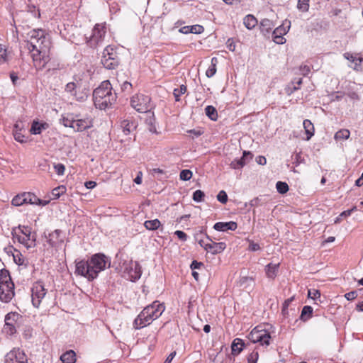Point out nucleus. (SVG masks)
I'll return each instance as SVG.
<instances>
[{
    "label": "nucleus",
    "instance_id": "obj_60",
    "mask_svg": "<svg viewBox=\"0 0 363 363\" xmlns=\"http://www.w3.org/2000/svg\"><path fill=\"white\" fill-rule=\"evenodd\" d=\"M131 87L132 84L127 81L124 82L121 85V89L123 91H130L131 89Z\"/></svg>",
    "mask_w": 363,
    "mask_h": 363
},
{
    "label": "nucleus",
    "instance_id": "obj_34",
    "mask_svg": "<svg viewBox=\"0 0 363 363\" xmlns=\"http://www.w3.org/2000/svg\"><path fill=\"white\" fill-rule=\"evenodd\" d=\"M312 313H313V308L310 306H305L302 308V311H301L300 318L303 321H306L311 317Z\"/></svg>",
    "mask_w": 363,
    "mask_h": 363
},
{
    "label": "nucleus",
    "instance_id": "obj_53",
    "mask_svg": "<svg viewBox=\"0 0 363 363\" xmlns=\"http://www.w3.org/2000/svg\"><path fill=\"white\" fill-rule=\"evenodd\" d=\"M216 73V67H213V66L211 65L206 70V75L207 77L211 78L213 76H214Z\"/></svg>",
    "mask_w": 363,
    "mask_h": 363
},
{
    "label": "nucleus",
    "instance_id": "obj_49",
    "mask_svg": "<svg viewBox=\"0 0 363 363\" xmlns=\"http://www.w3.org/2000/svg\"><path fill=\"white\" fill-rule=\"evenodd\" d=\"M7 60L6 50L0 45V64L4 63Z\"/></svg>",
    "mask_w": 363,
    "mask_h": 363
},
{
    "label": "nucleus",
    "instance_id": "obj_5",
    "mask_svg": "<svg viewBox=\"0 0 363 363\" xmlns=\"http://www.w3.org/2000/svg\"><path fill=\"white\" fill-rule=\"evenodd\" d=\"M14 284L9 272L6 269L0 271V300L9 303L14 296Z\"/></svg>",
    "mask_w": 363,
    "mask_h": 363
},
{
    "label": "nucleus",
    "instance_id": "obj_7",
    "mask_svg": "<svg viewBox=\"0 0 363 363\" xmlns=\"http://www.w3.org/2000/svg\"><path fill=\"white\" fill-rule=\"evenodd\" d=\"M22 319V315L16 312H10L7 313L4 318V332L9 335L15 334L17 328H19L21 324Z\"/></svg>",
    "mask_w": 363,
    "mask_h": 363
},
{
    "label": "nucleus",
    "instance_id": "obj_30",
    "mask_svg": "<svg viewBox=\"0 0 363 363\" xmlns=\"http://www.w3.org/2000/svg\"><path fill=\"white\" fill-rule=\"evenodd\" d=\"M121 127L124 134L128 135L135 128V125L133 121L125 119L121 121Z\"/></svg>",
    "mask_w": 363,
    "mask_h": 363
},
{
    "label": "nucleus",
    "instance_id": "obj_3",
    "mask_svg": "<svg viewBox=\"0 0 363 363\" xmlns=\"http://www.w3.org/2000/svg\"><path fill=\"white\" fill-rule=\"evenodd\" d=\"M93 100L96 108L105 110L116 101V94L112 92V86L108 81H104L93 92Z\"/></svg>",
    "mask_w": 363,
    "mask_h": 363
},
{
    "label": "nucleus",
    "instance_id": "obj_31",
    "mask_svg": "<svg viewBox=\"0 0 363 363\" xmlns=\"http://www.w3.org/2000/svg\"><path fill=\"white\" fill-rule=\"evenodd\" d=\"M257 23V18L251 14L247 15L243 19V24L248 30L254 28Z\"/></svg>",
    "mask_w": 363,
    "mask_h": 363
},
{
    "label": "nucleus",
    "instance_id": "obj_43",
    "mask_svg": "<svg viewBox=\"0 0 363 363\" xmlns=\"http://www.w3.org/2000/svg\"><path fill=\"white\" fill-rule=\"evenodd\" d=\"M205 194L201 190H196L193 194V200L196 202H201L203 200Z\"/></svg>",
    "mask_w": 363,
    "mask_h": 363
},
{
    "label": "nucleus",
    "instance_id": "obj_23",
    "mask_svg": "<svg viewBox=\"0 0 363 363\" xmlns=\"http://www.w3.org/2000/svg\"><path fill=\"white\" fill-rule=\"evenodd\" d=\"M274 26V24L273 21L268 18L262 19L259 25L260 30L264 36H267L271 33Z\"/></svg>",
    "mask_w": 363,
    "mask_h": 363
},
{
    "label": "nucleus",
    "instance_id": "obj_52",
    "mask_svg": "<svg viewBox=\"0 0 363 363\" xmlns=\"http://www.w3.org/2000/svg\"><path fill=\"white\" fill-rule=\"evenodd\" d=\"M273 41L277 44H284L286 42V40L281 35H273Z\"/></svg>",
    "mask_w": 363,
    "mask_h": 363
},
{
    "label": "nucleus",
    "instance_id": "obj_12",
    "mask_svg": "<svg viewBox=\"0 0 363 363\" xmlns=\"http://www.w3.org/2000/svg\"><path fill=\"white\" fill-rule=\"evenodd\" d=\"M46 294V290L40 282H36L31 289L32 303L34 307L39 308L42 300Z\"/></svg>",
    "mask_w": 363,
    "mask_h": 363
},
{
    "label": "nucleus",
    "instance_id": "obj_59",
    "mask_svg": "<svg viewBox=\"0 0 363 363\" xmlns=\"http://www.w3.org/2000/svg\"><path fill=\"white\" fill-rule=\"evenodd\" d=\"M202 262H197L196 260H194L191 264V269L192 271L199 269L201 266H203Z\"/></svg>",
    "mask_w": 363,
    "mask_h": 363
},
{
    "label": "nucleus",
    "instance_id": "obj_27",
    "mask_svg": "<svg viewBox=\"0 0 363 363\" xmlns=\"http://www.w3.org/2000/svg\"><path fill=\"white\" fill-rule=\"evenodd\" d=\"M48 124L46 123H40L38 121H33L30 128V133L34 135L40 134L43 130L48 128Z\"/></svg>",
    "mask_w": 363,
    "mask_h": 363
},
{
    "label": "nucleus",
    "instance_id": "obj_25",
    "mask_svg": "<svg viewBox=\"0 0 363 363\" xmlns=\"http://www.w3.org/2000/svg\"><path fill=\"white\" fill-rule=\"evenodd\" d=\"M291 22L289 21L286 20L282 25L276 28L272 32L273 35H281L284 36L287 33L290 28Z\"/></svg>",
    "mask_w": 363,
    "mask_h": 363
},
{
    "label": "nucleus",
    "instance_id": "obj_35",
    "mask_svg": "<svg viewBox=\"0 0 363 363\" xmlns=\"http://www.w3.org/2000/svg\"><path fill=\"white\" fill-rule=\"evenodd\" d=\"M206 116L212 121H216L218 118V113L216 109L212 106H207L205 108Z\"/></svg>",
    "mask_w": 363,
    "mask_h": 363
},
{
    "label": "nucleus",
    "instance_id": "obj_62",
    "mask_svg": "<svg viewBox=\"0 0 363 363\" xmlns=\"http://www.w3.org/2000/svg\"><path fill=\"white\" fill-rule=\"evenodd\" d=\"M300 87L298 86H294L293 87H291V86H289L286 89V92L288 95H291V94H293L295 91H297L298 89H299Z\"/></svg>",
    "mask_w": 363,
    "mask_h": 363
},
{
    "label": "nucleus",
    "instance_id": "obj_48",
    "mask_svg": "<svg viewBox=\"0 0 363 363\" xmlns=\"http://www.w3.org/2000/svg\"><path fill=\"white\" fill-rule=\"evenodd\" d=\"M217 199L222 203H225L228 201V196L225 191L221 190L217 195Z\"/></svg>",
    "mask_w": 363,
    "mask_h": 363
},
{
    "label": "nucleus",
    "instance_id": "obj_19",
    "mask_svg": "<svg viewBox=\"0 0 363 363\" xmlns=\"http://www.w3.org/2000/svg\"><path fill=\"white\" fill-rule=\"evenodd\" d=\"M147 314V313H145V314L142 316V311L140 313L133 322L135 329H140L150 324L153 320L150 316L146 315Z\"/></svg>",
    "mask_w": 363,
    "mask_h": 363
},
{
    "label": "nucleus",
    "instance_id": "obj_4",
    "mask_svg": "<svg viewBox=\"0 0 363 363\" xmlns=\"http://www.w3.org/2000/svg\"><path fill=\"white\" fill-rule=\"evenodd\" d=\"M11 234L13 239L23 244L27 249L33 248L36 245V234L32 233L28 226H21L12 230Z\"/></svg>",
    "mask_w": 363,
    "mask_h": 363
},
{
    "label": "nucleus",
    "instance_id": "obj_2",
    "mask_svg": "<svg viewBox=\"0 0 363 363\" xmlns=\"http://www.w3.org/2000/svg\"><path fill=\"white\" fill-rule=\"evenodd\" d=\"M110 265V259L104 254L98 253L92 255L86 261L80 260L77 262L75 274L92 281L97 277L99 272L109 267Z\"/></svg>",
    "mask_w": 363,
    "mask_h": 363
},
{
    "label": "nucleus",
    "instance_id": "obj_32",
    "mask_svg": "<svg viewBox=\"0 0 363 363\" xmlns=\"http://www.w3.org/2000/svg\"><path fill=\"white\" fill-rule=\"evenodd\" d=\"M244 342L240 338L235 339L231 345L232 353L233 354H238L242 350Z\"/></svg>",
    "mask_w": 363,
    "mask_h": 363
},
{
    "label": "nucleus",
    "instance_id": "obj_51",
    "mask_svg": "<svg viewBox=\"0 0 363 363\" xmlns=\"http://www.w3.org/2000/svg\"><path fill=\"white\" fill-rule=\"evenodd\" d=\"M13 136H14L15 140L21 143H23L26 142V140L25 139V136L19 131L16 130V132H14Z\"/></svg>",
    "mask_w": 363,
    "mask_h": 363
},
{
    "label": "nucleus",
    "instance_id": "obj_38",
    "mask_svg": "<svg viewBox=\"0 0 363 363\" xmlns=\"http://www.w3.org/2000/svg\"><path fill=\"white\" fill-rule=\"evenodd\" d=\"M276 188L279 193L285 194L289 191V186L286 182H277L276 184Z\"/></svg>",
    "mask_w": 363,
    "mask_h": 363
},
{
    "label": "nucleus",
    "instance_id": "obj_11",
    "mask_svg": "<svg viewBox=\"0 0 363 363\" xmlns=\"http://www.w3.org/2000/svg\"><path fill=\"white\" fill-rule=\"evenodd\" d=\"M106 27L104 24H96L92 30V34L87 41L89 45L96 48L101 45L106 35Z\"/></svg>",
    "mask_w": 363,
    "mask_h": 363
},
{
    "label": "nucleus",
    "instance_id": "obj_56",
    "mask_svg": "<svg viewBox=\"0 0 363 363\" xmlns=\"http://www.w3.org/2000/svg\"><path fill=\"white\" fill-rule=\"evenodd\" d=\"M174 234L182 241H186L187 240V235L182 230H176Z\"/></svg>",
    "mask_w": 363,
    "mask_h": 363
},
{
    "label": "nucleus",
    "instance_id": "obj_16",
    "mask_svg": "<svg viewBox=\"0 0 363 363\" xmlns=\"http://www.w3.org/2000/svg\"><path fill=\"white\" fill-rule=\"evenodd\" d=\"M206 239L208 240V245H206V250L208 252H211L213 255H216L222 252L226 247V245L223 242H216L206 234Z\"/></svg>",
    "mask_w": 363,
    "mask_h": 363
},
{
    "label": "nucleus",
    "instance_id": "obj_61",
    "mask_svg": "<svg viewBox=\"0 0 363 363\" xmlns=\"http://www.w3.org/2000/svg\"><path fill=\"white\" fill-rule=\"evenodd\" d=\"M300 70L303 75H306L310 72L311 69L308 65H302L300 67Z\"/></svg>",
    "mask_w": 363,
    "mask_h": 363
},
{
    "label": "nucleus",
    "instance_id": "obj_18",
    "mask_svg": "<svg viewBox=\"0 0 363 363\" xmlns=\"http://www.w3.org/2000/svg\"><path fill=\"white\" fill-rule=\"evenodd\" d=\"M125 270L132 281L139 279L141 277V267L138 262L130 263L129 267H127Z\"/></svg>",
    "mask_w": 363,
    "mask_h": 363
},
{
    "label": "nucleus",
    "instance_id": "obj_26",
    "mask_svg": "<svg viewBox=\"0 0 363 363\" xmlns=\"http://www.w3.org/2000/svg\"><path fill=\"white\" fill-rule=\"evenodd\" d=\"M279 264L269 263L266 266V274L270 279H274L277 274Z\"/></svg>",
    "mask_w": 363,
    "mask_h": 363
},
{
    "label": "nucleus",
    "instance_id": "obj_54",
    "mask_svg": "<svg viewBox=\"0 0 363 363\" xmlns=\"http://www.w3.org/2000/svg\"><path fill=\"white\" fill-rule=\"evenodd\" d=\"M226 46L229 50L234 52L235 50V43L233 38H229L226 42Z\"/></svg>",
    "mask_w": 363,
    "mask_h": 363
},
{
    "label": "nucleus",
    "instance_id": "obj_10",
    "mask_svg": "<svg viewBox=\"0 0 363 363\" xmlns=\"http://www.w3.org/2000/svg\"><path fill=\"white\" fill-rule=\"evenodd\" d=\"M248 338L253 343L259 342L261 345L268 346L271 335L268 331L257 326L250 333Z\"/></svg>",
    "mask_w": 363,
    "mask_h": 363
},
{
    "label": "nucleus",
    "instance_id": "obj_8",
    "mask_svg": "<svg viewBox=\"0 0 363 363\" xmlns=\"http://www.w3.org/2000/svg\"><path fill=\"white\" fill-rule=\"evenodd\" d=\"M101 63L108 69L116 68L119 64V59L116 50L113 46L108 45L103 52Z\"/></svg>",
    "mask_w": 363,
    "mask_h": 363
},
{
    "label": "nucleus",
    "instance_id": "obj_55",
    "mask_svg": "<svg viewBox=\"0 0 363 363\" xmlns=\"http://www.w3.org/2000/svg\"><path fill=\"white\" fill-rule=\"evenodd\" d=\"M357 296V292L356 291H352L345 294V297L348 301H352Z\"/></svg>",
    "mask_w": 363,
    "mask_h": 363
},
{
    "label": "nucleus",
    "instance_id": "obj_13",
    "mask_svg": "<svg viewBox=\"0 0 363 363\" xmlns=\"http://www.w3.org/2000/svg\"><path fill=\"white\" fill-rule=\"evenodd\" d=\"M37 201H39V198H38L34 194L30 192H23L15 196L12 199L11 203L15 206H21L23 204H32V203H36Z\"/></svg>",
    "mask_w": 363,
    "mask_h": 363
},
{
    "label": "nucleus",
    "instance_id": "obj_9",
    "mask_svg": "<svg viewBox=\"0 0 363 363\" xmlns=\"http://www.w3.org/2000/svg\"><path fill=\"white\" fill-rule=\"evenodd\" d=\"M151 99L142 94L134 95L130 100L131 106L138 112L147 113L152 108Z\"/></svg>",
    "mask_w": 363,
    "mask_h": 363
},
{
    "label": "nucleus",
    "instance_id": "obj_14",
    "mask_svg": "<svg viewBox=\"0 0 363 363\" xmlns=\"http://www.w3.org/2000/svg\"><path fill=\"white\" fill-rule=\"evenodd\" d=\"M4 363H28V358L23 350L13 349L6 354Z\"/></svg>",
    "mask_w": 363,
    "mask_h": 363
},
{
    "label": "nucleus",
    "instance_id": "obj_37",
    "mask_svg": "<svg viewBox=\"0 0 363 363\" xmlns=\"http://www.w3.org/2000/svg\"><path fill=\"white\" fill-rule=\"evenodd\" d=\"M186 90V86L184 84L181 85L179 88L174 89L173 94L174 96L175 100L177 101H179L181 95L185 94Z\"/></svg>",
    "mask_w": 363,
    "mask_h": 363
},
{
    "label": "nucleus",
    "instance_id": "obj_58",
    "mask_svg": "<svg viewBox=\"0 0 363 363\" xmlns=\"http://www.w3.org/2000/svg\"><path fill=\"white\" fill-rule=\"evenodd\" d=\"M308 296L313 299H315L320 296V293L318 290H313L312 292L311 290L308 291Z\"/></svg>",
    "mask_w": 363,
    "mask_h": 363
},
{
    "label": "nucleus",
    "instance_id": "obj_44",
    "mask_svg": "<svg viewBox=\"0 0 363 363\" xmlns=\"http://www.w3.org/2000/svg\"><path fill=\"white\" fill-rule=\"evenodd\" d=\"M74 119L69 116H63L62 118V123L65 127H69L73 128Z\"/></svg>",
    "mask_w": 363,
    "mask_h": 363
},
{
    "label": "nucleus",
    "instance_id": "obj_6",
    "mask_svg": "<svg viewBox=\"0 0 363 363\" xmlns=\"http://www.w3.org/2000/svg\"><path fill=\"white\" fill-rule=\"evenodd\" d=\"M72 82L76 85L78 93L74 94V98L79 101H85L89 95L90 89L86 75L78 74L73 77Z\"/></svg>",
    "mask_w": 363,
    "mask_h": 363
},
{
    "label": "nucleus",
    "instance_id": "obj_42",
    "mask_svg": "<svg viewBox=\"0 0 363 363\" xmlns=\"http://www.w3.org/2000/svg\"><path fill=\"white\" fill-rule=\"evenodd\" d=\"M192 177V172L189 169H183L179 174V177L181 180L188 181Z\"/></svg>",
    "mask_w": 363,
    "mask_h": 363
},
{
    "label": "nucleus",
    "instance_id": "obj_1",
    "mask_svg": "<svg viewBox=\"0 0 363 363\" xmlns=\"http://www.w3.org/2000/svg\"><path fill=\"white\" fill-rule=\"evenodd\" d=\"M26 48L32 52L34 66L43 68L49 62L50 41L42 29L32 30L27 34Z\"/></svg>",
    "mask_w": 363,
    "mask_h": 363
},
{
    "label": "nucleus",
    "instance_id": "obj_45",
    "mask_svg": "<svg viewBox=\"0 0 363 363\" xmlns=\"http://www.w3.org/2000/svg\"><path fill=\"white\" fill-rule=\"evenodd\" d=\"M309 0H298V9L302 11H307L309 8Z\"/></svg>",
    "mask_w": 363,
    "mask_h": 363
},
{
    "label": "nucleus",
    "instance_id": "obj_36",
    "mask_svg": "<svg viewBox=\"0 0 363 363\" xmlns=\"http://www.w3.org/2000/svg\"><path fill=\"white\" fill-rule=\"evenodd\" d=\"M350 133L347 129H341L338 130L334 136L336 140H347L350 138Z\"/></svg>",
    "mask_w": 363,
    "mask_h": 363
},
{
    "label": "nucleus",
    "instance_id": "obj_17",
    "mask_svg": "<svg viewBox=\"0 0 363 363\" xmlns=\"http://www.w3.org/2000/svg\"><path fill=\"white\" fill-rule=\"evenodd\" d=\"M62 232L60 230H55L47 237V242L51 247H58L63 242Z\"/></svg>",
    "mask_w": 363,
    "mask_h": 363
},
{
    "label": "nucleus",
    "instance_id": "obj_41",
    "mask_svg": "<svg viewBox=\"0 0 363 363\" xmlns=\"http://www.w3.org/2000/svg\"><path fill=\"white\" fill-rule=\"evenodd\" d=\"M65 191V187L64 186H60L52 189V199H58L60 195H62Z\"/></svg>",
    "mask_w": 363,
    "mask_h": 363
},
{
    "label": "nucleus",
    "instance_id": "obj_33",
    "mask_svg": "<svg viewBox=\"0 0 363 363\" xmlns=\"http://www.w3.org/2000/svg\"><path fill=\"white\" fill-rule=\"evenodd\" d=\"M161 223L158 219H154L150 220H146L144 223V226L147 230H155L160 228Z\"/></svg>",
    "mask_w": 363,
    "mask_h": 363
},
{
    "label": "nucleus",
    "instance_id": "obj_22",
    "mask_svg": "<svg viewBox=\"0 0 363 363\" xmlns=\"http://www.w3.org/2000/svg\"><path fill=\"white\" fill-rule=\"evenodd\" d=\"M238 228L237 223L234 221L230 222H218L214 224L213 228L218 231H227L228 230H235Z\"/></svg>",
    "mask_w": 363,
    "mask_h": 363
},
{
    "label": "nucleus",
    "instance_id": "obj_20",
    "mask_svg": "<svg viewBox=\"0 0 363 363\" xmlns=\"http://www.w3.org/2000/svg\"><path fill=\"white\" fill-rule=\"evenodd\" d=\"M92 126L91 120L89 118L74 119L73 129L75 131H84Z\"/></svg>",
    "mask_w": 363,
    "mask_h": 363
},
{
    "label": "nucleus",
    "instance_id": "obj_50",
    "mask_svg": "<svg viewBox=\"0 0 363 363\" xmlns=\"http://www.w3.org/2000/svg\"><path fill=\"white\" fill-rule=\"evenodd\" d=\"M54 169L58 175H63L65 171V165L61 163L55 164Z\"/></svg>",
    "mask_w": 363,
    "mask_h": 363
},
{
    "label": "nucleus",
    "instance_id": "obj_21",
    "mask_svg": "<svg viewBox=\"0 0 363 363\" xmlns=\"http://www.w3.org/2000/svg\"><path fill=\"white\" fill-rule=\"evenodd\" d=\"M248 157L250 159H252V153L248 151H244L243 155L241 158H240L238 160L235 159L231 162V163L230 164V167L232 169H239L242 168L245 165L246 160L247 159Z\"/></svg>",
    "mask_w": 363,
    "mask_h": 363
},
{
    "label": "nucleus",
    "instance_id": "obj_39",
    "mask_svg": "<svg viewBox=\"0 0 363 363\" xmlns=\"http://www.w3.org/2000/svg\"><path fill=\"white\" fill-rule=\"evenodd\" d=\"M13 261L18 265H23L24 263V257L18 250H15V253L13 254Z\"/></svg>",
    "mask_w": 363,
    "mask_h": 363
},
{
    "label": "nucleus",
    "instance_id": "obj_15",
    "mask_svg": "<svg viewBox=\"0 0 363 363\" xmlns=\"http://www.w3.org/2000/svg\"><path fill=\"white\" fill-rule=\"evenodd\" d=\"M164 311V306L159 301H154L152 304L147 306L142 311V316L147 313L146 315H149L152 320H155L160 317Z\"/></svg>",
    "mask_w": 363,
    "mask_h": 363
},
{
    "label": "nucleus",
    "instance_id": "obj_57",
    "mask_svg": "<svg viewBox=\"0 0 363 363\" xmlns=\"http://www.w3.org/2000/svg\"><path fill=\"white\" fill-rule=\"evenodd\" d=\"M248 249L250 251L255 252L260 250V246L258 243H255L253 241H250Z\"/></svg>",
    "mask_w": 363,
    "mask_h": 363
},
{
    "label": "nucleus",
    "instance_id": "obj_46",
    "mask_svg": "<svg viewBox=\"0 0 363 363\" xmlns=\"http://www.w3.org/2000/svg\"><path fill=\"white\" fill-rule=\"evenodd\" d=\"M191 33L201 34L204 31V28L201 25H193L190 26Z\"/></svg>",
    "mask_w": 363,
    "mask_h": 363
},
{
    "label": "nucleus",
    "instance_id": "obj_29",
    "mask_svg": "<svg viewBox=\"0 0 363 363\" xmlns=\"http://www.w3.org/2000/svg\"><path fill=\"white\" fill-rule=\"evenodd\" d=\"M62 363H75L76 354L73 350H69L62 354L60 357Z\"/></svg>",
    "mask_w": 363,
    "mask_h": 363
},
{
    "label": "nucleus",
    "instance_id": "obj_63",
    "mask_svg": "<svg viewBox=\"0 0 363 363\" xmlns=\"http://www.w3.org/2000/svg\"><path fill=\"white\" fill-rule=\"evenodd\" d=\"M84 186L88 189H92L96 186V182L94 181H88L84 183Z\"/></svg>",
    "mask_w": 363,
    "mask_h": 363
},
{
    "label": "nucleus",
    "instance_id": "obj_47",
    "mask_svg": "<svg viewBox=\"0 0 363 363\" xmlns=\"http://www.w3.org/2000/svg\"><path fill=\"white\" fill-rule=\"evenodd\" d=\"M259 359L258 352H252L247 357L248 363H257Z\"/></svg>",
    "mask_w": 363,
    "mask_h": 363
},
{
    "label": "nucleus",
    "instance_id": "obj_64",
    "mask_svg": "<svg viewBox=\"0 0 363 363\" xmlns=\"http://www.w3.org/2000/svg\"><path fill=\"white\" fill-rule=\"evenodd\" d=\"M256 162L260 165H264L267 163V160L264 156H258L256 158Z\"/></svg>",
    "mask_w": 363,
    "mask_h": 363
},
{
    "label": "nucleus",
    "instance_id": "obj_24",
    "mask_svg": "<svg viewBox=\"0 0 363 363\" xmlns=\"http://www.w3.org/2000/svg\"><path fill=\"white\" fill-rule=\"evenodd\" d=\"M145 123L150 132L157 133L156 120L153 112H147Z\"/></svg>",
    "mask_w": 363,
    "mask_h": 363
},
{
    "label": "nucleus",
    "instance_id": "obj_40",
    "mask_svg": "<svg viewBox=\"0 0 363 363\" xmlns=\"http://www.w3.org/2000/svg\"><path fill=\"white\" fill-rule=\"evenodd\" d=\"M65 90L66 92L70 94L74 97V94L78 93L77 89L76 88V85H74V83H73L72 81L66 84Z\"/></svg>",
    "mask_w": 363,
    "mask_h": 363
},
{
    "label": "nucleus",
    "instance_id": "obj_28",
    "mask_svg": "<svg viewBox=\"0 0 363 363\" xmlns=\"http://www.w3.org/2000/svg\"><path fill=\"white\" fill-rule=\"evenodd\" d=\"M303 125L306 132V134L307 135L306 140H310L312 136L314 135V126L313 124L311 123L310 120L306 119L303 122Z\"/></svg>",
    "mask_w": 363,
    "mask_h": 363
}]
</instances>
